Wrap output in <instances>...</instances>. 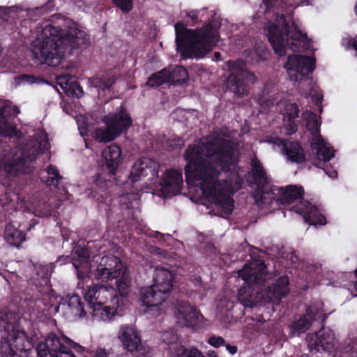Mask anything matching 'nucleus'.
I'll use <instances>...</instances> for the list:
<instances>
[{"instance_id": "obj_8", "label": "nucleus", "mask_w": 357, "mask_h": 357, "mask_svg": "<svg viewBox=\"0 0 357 357\" xmlns=\"http://www.w3.org/2000/svg\"><path fill=\"white\" fill-rule=\"evenodd\" d=\"M72 349L84 356L89 353L87 349L67 336L52 333L48 334L45 341L38 343L36 351L38 357H76Z\"/></svg>"}, {"instance_id": "obj_58", "label": "nucleus", "mask_w": 357, "mask_h": 357, "mask_svg": "<svg viewBox=\"0 0 357 357\" xmlns=\"http://www.w3.org/2000/svg\"><path fill=\"white\" fill-rule=\"evenodd\" d=\"M207 356L208 357H215L218 356L217 353L214 350H210L207 352Z\"/></svg>"}, {"instance_id": "obj_51", "label": "nucleus", "mask_w": 357, "mask_h": 357, "mask_svg": "<svg viewBox=\"0 0 357 357\" xmlns=\"http://www.w3.org/2000/svg\"><path fill=\"white\" fill-rule=\"evenodd\" d=\"M50 268L51 267L48 266H40L38 273L40 274V271L44 272V274L42 275V277L48 278V277L50 275Z\"/></svg>"}, {"instance_id": "obj_49", "label": "nucleus", "mask_w": 357, "mask_h": 357, "mask_svg": "<svg viewBox=\"0 0 357 357\" xmlns=\"http://www.w3.org/2000/svg\"><path fill=\"white\" fill-rule=\"evenodd\" d=\"M47 12V8L46 6L36 8L29 11V15L31 17H33L35 15H42Z\"/></svg>"}, {"instance_id": "obj_16", "label": "nucleus", "mask_w": 357, "mask_h": 357, "mask_svg": "<svg viewBox=\"0 0 357 357\" xmlns=\"http://www.w3.org/2000/svg\"><path fill=\"white\" fill-rule=\"evenodd\" d=\"M306 340L309 349L316 351L331 353L335 349L337 343L333 331L324 328L316 335H307Z\"/></svg>"}, {"instance_id": "obj_39", "label": "nucleus", "mask_w": 357, "mask_h": 357, "mask_svg": "<svg viewBox=\"0 0 357 357\" xmlns=\"http://www.w3.org/2000/svg\"><path fill=\"white\" fill-rule=\"evenodd\" d=\"M175 357H205L203 353L196 347L185 348L182 345H176Z\"/></svg>"}, {"instance_id": "obj_6", "label": "nucleus", "mask_w": 357, "mask_h": 357, "mask_svg": "<svg viewBox=\"0 0 357 357\" xmlns=\"http://www.w3.org/2000/svg\"><path fill=\"white\" fill-rule=\"evenodd\" d=\"M265 29L275 52L280 56L285 54L287 47L296 52L309 47L306 34L294 22H288L283 14L277 17L275 23L268 22Z\"/></svg>"}, {"instance_id": "obj_21", "label": "nucleus", "mask_w": 357, "mask_h": 357, "mask_svg": "<svg viewBox=\"0 0 357 357\" xmlns=\"http://www.w3.org/2000/svg\"><path fill=\"white\" fill-rule=\"evenodd\" d=\"M20 112L19 107L11 102H5L0 107V135L11 137L15 135L16 128L13 119Z\"/></svg>"}, {"instance_id": "obj_35", "label": "nucleus", "mask_w": 357, "mask_h": 357, "mask_svg": "<svg viewBox=\"0 0 357 357\" xmlns=\"http://www.w3.org/2000/svg\"><path fill=\"white\" fill-rule=\"evenodd\" d=\"M114 82V77L108 75H102L89 79V82L92 86L102 91L109 89Z\"/></svg>"}, {"instance_id": "obj_48", "label": "nucleus", "mask_w": 357, "mask_h": 357, "mask_svg": "<svg viewBox=\"0 0 357 357\" xmlns=\"http://www.w3.org/2000/svg\"><path fill=\"white\" fill-rule=\"evenodd\" d=\"M294 119H284V126L288 134H292L297 130V124L294 122Z\"/></svg>"}, {"instance_id": "obj_52", "label": "nucleus", "mask_w": 357, "mask_h": 357, "mask_svg": "<svg viewBox=\"0 0 357 357\" xmlns=\"http://www.w3.org/2000/svg\"><path fill=\"white\" fill-rule=\"evenodd\" d=\"M226 347V349L227 351L231 354V355H234L237 353L238 351V348L237 347L234 346V345H231L229 344H226L224 345Z\"/></svg>"}, {"instance_id": "obj_25", "label": "nucleus", "mask_w": 357, "mask_h": 357, "mask_svg": "<svg viewBox=\"0 0 357 357\" xmlns=\"http://www.w3.org/2000/svg\"><path fill=\"white\" fill-rule=\"evenodd\" d=\"M294 209L297 213L302 215L305 222L310 225H324L326 224V218L321 213V209L310 205L307 201L301 202L294 207Z\"/></svg>"}, {"instance_id": "obj_18", "label": "nucleus", "mask_w": 357, "mask_h": 357, "mask_svg": "<svg viewBox=\"0 0 357 357\" xmlns=\"http://www.w3.org/2000/svg\"><path fill=\"white\" fill-rule=\"evenodd\" d=\"M117 338L124 349L132 354L139 352L142 349V344L139 332L129 324H123L119 327Z\"/></svg>"}, {"instance_id": "obj_1", "label": "nucleus", "mask_w": 357, "mask_h": 357, "mask_svg": "<svg viewBox=\"0 0 357 357\" xmlns=\"http://www.w3.org/2000/svg\"><path fill=\"white\" fill-rule=\"evenodd\" d=\"M227 137L223 131L213 132L198 144L189 146L184 153L186 182L199 186L206 199L221 211V215L233 211L231 194L241 183L238 177L236 187L220 178L225 170L238 162V151Z\"/></svg>"}, {"instance_id": "obj_7", "label": "nucleus", "mask_w": 357, "mask_h": 357, "mask_svg": "<svg viewBox=\"0 0 357 357\" xmlns=\"http://www.w3.org/2000/svg\"><path fill=\"white\" fill-rule=\"evenodd\" d=\"M3 328L0 344V353L6 357H22L33 347L31 340L20 326L16 314L8 312L2 319Z\"/></svg>"}, {"instance_id": "obj_41", "label": "nucleus", "mask_w": 357, "mask_h": 357, "mask_svg": "<svg viewBox=\"0 0 357 357\" xmlns=\"http://www.w3.org/2000/svg\"><path fill=\"white\" fill-rule=\"evenodd\" d=\"M162 341L169 344L170 348L175 350L176 345H178L176 342L178 340V336L173 331H166L162 335Z\"/></svg>"}, {"instance_id": "obj_12", "label": "nucleus", "mask_w": 357, "mask_h": 357, "mask_svg": "<svg viewBox=\"0 0 357 357\" xmlns=\"http://www.w3.org/2000/svg\"><path fill=\"white\" fill-rule=\"evenodd\" d=\"M314 59L299 54L289 56L284 68L291 80H301L314 69Z\"/></svg>"}, {"instance_id": "obj_14", "label": "nucleus", "mask_w": 357, "mask_h": 357, "mask_svg": "<svg viewBox=\"0 0 357 357\" xmlns=\"http://www.w3.org/2000/svg\"><path fill=\"white\" fill-rule=\"evenodd\" d=\"M97 268L94 272L96 280L107 281L115 279L121 273L123 265L121 260L114 255H106L96 259Z\"/></svg>"}, {"instance_id": "obj_44", "label": "nucleus", "mask_w": 357, "mask_h": 357, "mask_svg": "<svg viewBox=\"0 0 357 357\" xmlns=\"http://www.w3.org/2000/svg\"><path fill=\"white\" fill-rule=\"evenodd\" d=\"M129 284L130 281L125 275V273H123L121 280L117 282V287L119 293L122 296H125L127 294V289L129 287Z\"/></svg>"}, {"instance_id": "obj_28", "label": "nucleus", "mask_w": 357, "mask_h": 357, "mask_svg": "<svg viewBox=\"0 0 357 357\" xmlns=\"http://www.w3.org/2000/svg\"><path fill=\"white\" fill-rule=\"evenodd\" d=\"M173 274L168 269L163 267H157L153 274V284L158 290L167 294L172 287Z\"/></svg>"}, {"instance_id": "obj_24", "label": "nucleus", "mask_w": 357, "mask_h": 357, "mask_svg": "<svg viewBox=\"0 0 357 357\" xmlns=\"http://www.w3.org/2000/svg\"><path fill=\"white\" fill-rule=\"evenodd\" d=\"M183 183L181 171L168 169L160 181L161 190L165 195H176L182 189Z\"/></svg>"}, {"instance_id": "obj_57", "label": "nucleus", "mask_w": 357, "mask_h": 357, "mask_svg": "<svg viewBox=\"0 0 357 357\" xmlns=\"http://www.w3.org/2000/svg\"><path fill=\"white\" fill-rule=\"evenodd\" d=\"M355 275H356V280L354 283V289H355V292L354 291H351V293L352 294V297H356L357 296V269L355 271Z\"/></svg>"}, {"instance_id": "obj_11", "label": "nucleus", "mask_w": 357, "mask_h": 357, "mask_svg": "<svg viewBox=\"0 0 357 357\" xmlns=\"http://www.w3.org/2000/svg\"><path fill=\"white\" fill-rule=\"evenodd\" d=\"M323 306L324 304L321 301L309 306L306 309L305 314L289 326L291 335L298 336L306 332L312 326V322L322 318L326 319V316L323 314Z\"/></svg>"}, {"instance_id": "obj_23", "label": "nucleus", "mask_w": 357, "mask_h": 357, "mask_svg": "<svg viewBox=\"0 0 357 357\" xmlns=\"http://www.w3.org/2000/svg\"><path fill=\"white\" fill-rule=\"evenodd\" d=\"M158 167L159 165L155 161L149 158H142L137 160L132 167L129 179L132 183H135L149 174L153 178H156Z\"/></svg>"}, {"instance_id": "obj_9", "label": "nucleus", "mask_w": 357, "mask_h": 357, "mask_svg": "<svg viewBox=\"0 0 357 357\" xmlns=\"http://www.w3.org/2000/svg\"><path fill=\"white\" fill-rule=\"evenodd\" d=\"M228 68L230 75L227 79V87L236 97H242L248 93L249 83H254L255 75L246 68L245 63L242 60L229 61Z\"/></svg>"}, {"instance_id": "obj_38", "label": "nucleus", "mask_w": 357, "mask_h": 357, "mask_svg": "<svg viewBox=\"0 0 357 357\" xmlns=\"http://www.w3.org/2000/svg\"><path fill=\"white\" fill-rule=\"evenodd\" d=\"M93 307V313L94 317H99L100 320H107L110 319L112 314H114L113 308L109 306H103L104 304L90 303Z\"/></svg>"}, {"instance_id": "obj_5", "label": "nucleus", "mask_w": 357, "mask_h": 357, "mask_svg": "<svg viewBox=\"0 0 357 357\" xmlns=\"http://www.w3.org/2000/svg\"><path fill=\"white\" fill-rule=\"evenodd\" d=\"M50 148L47 134L38 130L28 143L0 152V170L15 175L31 171V162Z\"/></svg>"}, {"instance_id": "obj_59", "label": "nucleus", "mask_w": 357, "mask_h": 357, "mask_svg": "<svg viewBox=\"0 0 357 357\" xmlns=\"http://www.w3.org/2000/svg\"><path fill=\"white\" fill-rule=\"evenodd\" d=\"M194 283H195V286H198L199 284V283H200V278H199V277L195 278L194 279Z\"/></svg>"}, {"instance_id": "obj_36", "label": "nucleus", "mask_w": 357, "mask_h": 357, "mask_svg": "<svg viewBox=\"0 0 357 357\" xmlns=\"http://www.w3.org/2000/svg\"><path fill=\"white\" fill-rule=\"evenodd\" d=\"M47 176H42V181L47 185L56 187L63 177L59 174V170L54 165H49L45 169Z\"/></svg>"}, {"instance_id": "obj_53", "label": "nucleus", "mask_w": 357, "mask_h": 357, "mask_svg": "<svg viewBox=\"0 0 357 357\" xmlns=\"http://www.w3.org/2000/svg\"><path fill=\"white\" fill-rule=\"evenodd\" d=\"M107 354L105 351V349H98L96 351V353L93 356V357H107Z\"/></svg>"}, {"instance_id": "obj_2", "label": "nucleus", "mask_w": 357, "mask_h": 357, "mask_svg": "<svg viewBox=\"0 0 357 357\" xmlns=\"http://www.w3.org/2000/svg\"><path fill=\"white\" fill-rule=\"evenodd\" d=\"M266 269L264 261L253 260L238 271V277L244 281L243 286L239 289L238 299L244 306L253 307L268 302L278 303L289 293V280L286 276L280 278L272 287L262 289L267 278Z\"/></svg>"}, {"instance_id": "obj_27", "label": "nucleus", "mask_w": 357, "mask_h": 357, "mask_svg": "<svg viewBox=\"0 0 357 357\" xmlns=\"http://www.w3.org/2000/svg\"><path fill=\"white\" fill-rule=\"evenodd\" d=\"M141 300L144 305L158 306L162 304L165 300V295L163 292L158 290L154 284L144 287L140 291Z\"/></svg>"}, {"instance_id": "obj_17", "label": "nucleus", "mask_w": 357, "mask_h": 357, "mask_svg": "<svg viewBox=\"0 0 357 357\" xmlns=\"http://www.w3.org/2000/svg\"><path fill=\"white\" fill-rule=\"evenodd\" d=\"M84 297L89 303L105 304L109 299L113 307H118L119 303L116 289L109 285H93L89 287Z\"/></svg>"}, {"instance_id": "obj_54", "label": "nucleus", "mask_w": 357, "mask_h": 357, "mask_svg": "<svg viewBox=\"0 0 357 357\" xmlns=\"http://www.w3.org/2000/svg\"><path fill=\"white\" fill-rule=\"evenodd\" d=\"M325 173L332 178H335L337 176V172L336 170H327L326 168H324Z\"/></svg>"}, {"instance_id": "obj_33", "label": "nucleus", "mask_w": 357, "mask_h": 357, "mask_svg": "<svg viewBox=\"0 0 357 357\" xmlns=\"http://www.w3.org/2000/svg\"><path fill=\"white\" fill-rule=\"evenodd\" d=\"M277 108L283 115L284 119H296L298 116L299 108L297 104L287 100L277 103Z\"/></svg>"}, {"instance_id": "obj_26", "label": "nucleus", "mask_w": 357, "mask_h": 357, "mask_svg": "<svg viewBox=\"0 0 357 357\" xmlns=\"http://www.w3.org/2000/svg\"><path fill=\"white\" fill-rule=\"evenodd\" d=\"M89 252L86 248H77L74 251L73 264L77 270V278L83 280L89 275L88 259Z\"/></svg>"}, {"instance_id": "obj_4", "label": "nucleus", "mask_w": 357, "mask_h": 357, "mask_svg": "<svg viewBox=\"0 0 357 357\" xmlns=\"http://www.w3.org/2000/svg\"><path fill=\"white\" fill-rule=\"evenodd\" d=\"M220 17L215 13L202 28L187 29L184 24L174 25L177 50L183 59H200L209 52L219 40Z\"/></svg>"}, {"instance_id": "obj_29", "label": "nucleus", "mask_w": 357, "mask_h": 357, "mask_svg": "<svg viewBox=\"0 0 357 357\" xmlns=\"http://www.w3.org/2000/svg\"><path fill=\"white\" fill-rule=\"evenodd\" d=\"M121 151L116 144H112L105 148L102 155L106 161V167L108 171L114 174L121 160Z\"/></svg>"}, {"instance_id": "obj_40", "label": "nucleus", "mask_w": 357, "mask_h": 357, "mask_svg": "<svg viewBox=\"0 0 357 357\" xmlns=\"http://www.w3.org/2000/svg\"><path fill=\"white\" fill-rule=\"evenodd\" d=\"M169 75V82H184L187 78L186 70L182 66H175L167 69Z\"/></svg>"}, {"instance_id": "obj_45", "label": "nucleus", "mask_w": 357, "mask_h": 357, "mask_svg": "<svg viewBox=\"0 0 357 357\" xmlns=\"http://www.w3.org/2000/svg\"><path fill=\"white\" fill-rule=\"evenodd\" d=\"M16 84H33L39 81L37 78L30 75H22L15 79Z\"/></svg>"}, {"instance_id": "obj_22", "label": "nucleus", "mask_w": 357, "mask_h": 357, "mask_svg": "<svg viewBox=\"0 0 357 357\" xmlns=\"http://www.w3.org/2000/svg\"><path fill=\"white\" fill-rule=\"evenodd\" d=\"M57 310H61L67 319L72 320L85 315L81 298L76 294L63 297L57 306Z\"/></svg>"}, {"instance_id": "obj_46", "label": "nucleus", "mask_w": 357, "mask_h": 357, "mask_svg": "<svg viewBox=\"0 0 357 357\" xmlns=\"http://www.w3.org/2000/svg\"><path fill=\"white\" fill-rule=\"evenodd\" d=\"M17 8L16 6L10 7H1L0 6V18L6 21L8 20L10 13L17 12Z\"/></svg>"}, {"instance_id": "obj_15", "label": "nucleus", "mask_w": 357, "mask_h": 357, "mask_svg": "<svg viewBox=\"0 0 357 357\" xmlns=\"http://www.w3.org/2000/svg\"><path fill=\"white\" fill-rule=\"evenodd\" d=\"M174 314L177 323L183 326L194 327L204 320V317L199 311L188 302H178Z\"/></svg>"}, {"instance_id": "obj_20", "label": "nucleus", "mask_w": 357, "mask_h": 357, "mask_svg": "<svg viewBox=\"0 0 357 357\" xmlns=\"http://www.w3.org/2000/svg\"><path fill=\"white\" fill-rule=\"evenodd\" d=\"M303 193V189L296 185H289L285 188L275 187L271 189V194L267 196L266 202L262 203L261 207H264V205L271 204L273 201L282 204H290L300 199Z\"/></svg>"}, {"instance_id": "obj_61", "label": "nucleus", "mask_w": 357, "mask_h": 357, "mask_svg": "<svg viewBox=\"0 0 357 357\" xmlns=\"http://www.w3.org/2000/svg\"><path fill=\"white\" fill-rule=\"evenodd\" d=\"M268 2H269V1H268V0H264V3L265 4V6H266V7H268Z\"/></svg>"}, {"instance_id": "obj_56", "label": "nucleus", "mask_w": 357, "mask_h": 357, "mask_svg": "<svg viewBox=\"0 0 357 357\" xmlns=\"http://www.w3.org/2000/svg\"><path fill=\"white\" fill-rule=\"evenodd\" d=\"M259 101L261 105H265L269 106L271 105H273V101L271 100H266L265 98H261Z\"/></svg>"}, {"instance_id": "obj_50", "label": "nucleus", "mask_w": 357, "mask_h": 357, "mask_svg": "<svg viewBox=\"0 0 357 357\" xmlns=\"http://www.w3.org/2000/svg\"><path fill=\"white\" fill-rule=\"evenodd\" d=\"M93 183L99 189L102 190H103L105 188V186L106 185L105 181L103 178H102L99 174H97L95 176Z\"/></svg>"}, {"instance_id": "obj_47", "label": "nucleus", "mask_w": 357, "mask_h": 357, "mask_svg": "<svg viewBox=\"0 0 357 357\" xmlns=\"http://www.w3.org/2000/svg\"><path fill=\"white\" fill-rule=\"evenodd\" d=\"M207 342L213 347L219 348L224 346L226 342L221 336L213 335L208 338Z\"/></svg>"}, {"instance_id": "obj_13", "label": "nucleus", "mask_w": 357, "mask_h": 357, "mask_svg": "<svg viewBox=\"0 0 357 357\" xmlns=\"http://www.w3.org/2000/svg\"><path fill=\"white\" fill-rule=\"evenodd\" d=\"M252 174L257 188L254 192V199L255 202L259 206H262L263 202H266L267 196L271 194V189L268 185L269 179L260 162L256 159L252 160L251 162Z\"/></svg>"}, {"instance_id": "obj_3", "label": "nucleus", "mask_w": 357, "mask_h": 357, "mask_svg": "<svg viewBox=\"0 0 357 357\" xmlns=\"http://www.w3.org/2000/svg\"><path fill=\"white\" fill-rule=\"evenodd\" d=\"M86 33L73 24L67 30L45 25L40 36L32 45L34 58L40 63L56 66L60 64L64 54L72 49L79 47L87 42Z\"/></svg>"}, {"instance_id": "obj_19", "label": "nucleus", "mask_w": 357, "mask_h": 357, "mask_svg": "<svg viewBox=\"0 0 357 357\" xmlns=\"http://www.w3.org/2000/svg\"><path fill=\"white\" fill-rule=\"evenodd\" d=\"M267 142L273 144L274 149L278 148L281 153L286 156L287 160L291 162L302 163L305 161L303 148L296 142H289L280 138H271Z\"/></svg>"}, {"instance_id": "obj_43", "label": "nucleus", "mask_w": 357, "mask_h": 357, "mask_svg": "<svg viewBox=\"0 0 357 357\" xmlns=\"http://www.w3.org/2000/svg\"><path fill=\"white\" fill-rule=\"evenodd\" d=\"M132 1L133 0H112V2L123 12L128 13L132 8Z\"/></svg>"}, {"instance_id": "obj_32", "label": "nucleus", "mask_w": 357, "mask_h": 357, "mask_svg": "<svg viewBox=\"0 0 357 357\" xmlns=\"http://www.w3.org/2000/svg\"><path fill=\"white\" fill-rule=\"evenodd\" d=\"M5 238L8 243L18 247L25 240V234L9 224L5 229Z\"/></svg>"}, {"instance_id": "obj_37", "label": "nucleus", "mask_w": 357, "mask_h": 357, "mask_svg": "<svg viewBox=\"0 0 357 357\" xmlns=\"http://www.w3.org/2000/svg\"><path fill=\"white\" fill-rule=\"evenodd\" d=\"M165 82H169V75L166 68L153 74L146 84L149 86L155 87L160 86Z\"/></svg>"}, {"instance_id": "obj_30", "label": "nucleus", "mask_w": 357, "mask_h": 357, "mask_svg": "<svg viewBox=\"0 0 357 357\" xmlns=\"http://www.w3.org/2000/svg\"><path fill=\"white\" fill-rule=\"evenodd\" d=\"M110 118L113 120V125L120 130L119 135L126 131L132 124L130 116L122 107L119 112L109 113L105 117V121H108Z\"/></svg>"}, {"instance_id": "obj_31", "label": "nucleus", "mask_w": 357, "mask_h": 357, "mask_svg": "<svg viewBox=\"0 0 357 357\" xmlns=\"http://www.w3.org/2000/svg\"><path fill=\"white\" fill-rule=\"evenodd\" d=\"M112 119H109L108 121H105L106 128H98L94 134L95 139L99 142H108L114 140L119 136V130L113 123Z\"/></svg>"}, {"instance_id": "obj_62", "label": "nucleus", "mask_w": 357, "mask_h": 357, "mask_svg": "<svg viewBox=\"0 0 357 357\" xmlns=\"http://www.w3.org/2000/svg\"><path fill=\"white\" fill-rule=\"evenodd\" d=\"M301 357H307V356H304V355H303Z\"/></svg>"}, {"instance_id": "obj_10", "label": "nucleus", "mask_w": 357, "mask_h": 357, "mask_svg": "<svg viewBox=\"0 0 357 357\" xmlns=\"http://www.w3.org/2000/svg\"><path fill=\"white\" fill-rule=\"evenodd\" d=\"M302 116L306 121L307 130L313 136L311 146L312 151L316 153L317 159L319 161H329L334 157L335 151L320 135L319 127L321 123L317 116L314 112L308 110L303 112Z\"/></svg>"}, {"instance_id": "obj_34", "label": "nucleus", "mask_w": 357, "mask_h": 357, "mask_svg": "<svg viewBox=\"0 0 357 357\" xmlns=\"http://www.w3.org/2000/svg\"><path fill=\"white\" fill-rule=\"evenodd\" d=\"M57 84L66 93L71 89H74V93L77 96L79 94H82L83 91L81 86L75 82L74 77L68 75H61L57 77Z\"/></svg>"}, {"instance_id": "obj_55", "label": "nucleus", "mask_w": 357, "mask_h": 357, "mask_svg": "<svg viewBox=\"0 0 357 357\" xmlns=\"http://www.w3.org/2000/svg\"><path fill=\"white\" fill-rule=\"evenodd\" d=\"M312 101L314 102V103H318L319 102L321 99H322V96L320 95L319 93H314V95H312Z\"/></svg>"}, {"instance_id": "obj_42", "label": "nucleus", "mask_w": 357, "mask_h": 357, "mask_svg": "<svg viewBox=\"0 0 357 357\" xmlns=\"http://www.w3.org/2000/svg\"><path fill=\"white\" fill-rule=\"evenodd\" d=\"M204 12L202 10H190L186 12V16L188 18L186 21L190 25H195L199 21H202V13Z\"/></svg>"}, {"instance_id": "obj_60", "label": "nucleus", "mask_w": 357, "mask_h": 357, "mask_svg": "<svg viewBox=\"0 0 357 357\" xmlns=\"http://www.w3.org/2000/svg\"><path fill=\"white\" fill-rule=\"evenodd\" d=\"M215 56L216 59H220L221 54H220V52H215Z\"/></svg>"}]
</instances>
